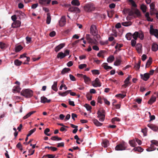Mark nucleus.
<instances>
[{
	"instance_id": "cd10ccee",
	"label": "nucleus",
	"mask_w": 158,
	"mask_h": 158,
	"mask_svg": "<svg viewBox=\"0 0 158 158\" xmlns=\"http://www.w3.org/2000/svg\"><path fill=\"white\" fill-rule=\"evenodd\" d=\"M121 61L120 57H119L118 59H116L114 63V65L115 66L119 65L121 64Z\"/></svg>"
},
{
	"instance_id": "e2e57ef3",
	"label": "nucleus",
	"mask_w": 158,
	"mask_h": 158,
	"mask_svg": "<svg viewBox=\"0 0 158 158\" xmlns=\"http://www.w3.org/2000/svg\"><path fill=\"white\" fill-rule=\"evenodd\" d=\"M86 98L87 99L89 100H92V96L89 94H86Z\"/></svg>"
},
{
	"instance_id": "20e7f679",
	"label": "nucleus",
	"mask_w": 158,
	"mask_h": 158,
	"mask_svg": "<svg viewBox=\"0 0 158 158\" xmlns=\"http://www.w3.org/2000/svg\"><path fill=\"white\" fill-rule=\"evenodd\" d=\"M69 50H65L64 52V53H63L62 52H60L57 54V58H59L60 59H62L66 56L69 55Z\"/></svg>"
},
{
	"instance_id": "09e8293b",
	"label": "nucleus",
	"mask_w": 158,
	"mask_h": 158,
	"mask_svg": "<svg viewBox=\"0 0 158 158\" xmlns=\"http://www.w3.org/2000/svg\"><path fill=\"white\" fill-rule=\"evenodd\" d=\"M21 89L19 86H17L14 87L13 89V90L15 92H20Z\"/></svg>"
},
{
	"instance_id": "9d476101",
	"label": "nucleus",
	"mask_w": 158,
	"mask_h": 158,
	"mask_svg": "<svg viewBox=\"0 0 158 158\" xmlns=\"http://www.w3.org/2000/svg\"><path fill=\"white\" fill-rule=\"evenodd\" d=\"M21 24V22L20 21L17 20L14 22L11 25V26L13 28H17L19 27Z\"/></svg>"
},
{
	"instance_id": "79ce46f5",
	"label": "nucleus",
	"mask_w": 158,
	"mask_h": 158,
	"mask_svg": "<svg viewBox=\"0 0 158 158\" xmlns=\"http://www.w3.org/2000/svg\"><path fill=\"white\" fill-rule=\"evenodd\" d=\"M137 39H134L131 40V44L132 47H135L136 45V40Z\"/></svg>"
},
{
	"instance_id": "b1692460",
	"label": "nucleus",
	"mask_w": 158,
	"mask_h": 158,
	"mask_svg": "<svg viewBox=\"0 0 158 158\" xmlns=\"http://www.w3.org/2000/svg\"><path fill=\"white\" fill-rule=\"evenodd\" d=\"M152 51L155 52L158 49V45L156 43H153L152 45Z\"/></svg>"
},
{
	"instance_id": "37998d69",
	"label": "nucleus",
	"mask_w": 158,
	"mask_h": 158,
	"mask_svg": "<svg viewBox=\"0 0 158 158\" xmlns=\"http://www.w3.org/2000/svg\"><path fill=\"white\" fill-rule=\"evenodd\" d=\"M22 63V61L18 59L15 60L14 61L15 64L16 66L20 65Z\"/></svg>"
},
{
	"instance_id": "2f4dec72",
	"label": "nucleus",
	"mask_w": 158,
	"mask_h": 158,
	"mask_svg": "<svg viewBox=\"0 0 158 158\" xmlns=\"http://www.w3.org/2000/svg\"><path fill=\"white\" fill-rule=\"evenodd\" d=\"M57 82L55 81L54 82L52 86V89L55 91H57Z\"/></svg>"
},
{
	"instance_id": "bb28decb",
	"label": "nucleus",
	"mask_w": 158,
	"mask_h": 158,
	"mask_svg": "<svg viewBox=\"0 0 158 158\" xmlns=\"http://www.w3.org/2000/svg\"><path fill=\"white\" fill-rule=\"evenodd\" d=\"M71 4L73 5L79 6L80 5V3L78 0H73L71 2Z\"/></svg>"
},
{
	"instance_id": "2eb2a0df",
	"label": "nucleus",
	"mask_w": 158,
	"mask_h": 158,
	"mask_svg": "<svg viewBox=\"0 0 158 158\" xmlns=\"http://www.w3.org/2000/svg\"><path fill=\"white\" fill-rule=\"evenodd\" d=\"M142 79L144 81H147L149 78V74L148 73H145L144 74H140Z\"/></svg>"
},
{
	"instance_id": "de8ad7c7",
	"label": "nucleus",
	"mask_w": 158,
	"mask_h": 158,
	"mask_svg": "<svg viewBox=\"0 0 158 158\" xmlns=\"http://www.w3.org/2000/svg\"><path fill=\"white\" fill-rule=\"evenodd\" d=\"M126 96V94H119L115 95V97L117 98H123Z\"/></svg>"
},
{
	"instance_id": "603ef678",
	"label": "nucleus",
	"mask_w": 158,
	"mask_h": 158,
	"mask_svg": "<svg viewBox=\"0 0 158 158\" xmlns=\"http://www.w3.org/2000/svg\"><path fill=\"white\" fill-rule=\"evenodd\" d=\"M36 130V128H34L29 131L28 134L27 135V136H30L33 133H34Z\"/></svg>"
},
{
	"instance_id": "052dcab7",
	"label": "nucleus",
	"mask_w": 158,
	"mask_h": 158,
	"mask_svg": "<svg viewBox=\"0 0 158 158\" xmlns=\"http://www.w3.org/2000/svg\"><path fill=\"white\" fill-rule=\"evenodd\" d=\"M87 65L85 64H81L79 66V68L80 69H82L84 68H86Z\"/></svg>"
},
{
	"instance_id": "39448f33",
	"label": "nucleus",
	"mask_w": 158,
	"mask_h": 158,
	"mask_svg": "<svg viewBox=\"0 0 158 158\" xmlns=\"http://www.w3.org/2000/svg\"><path fill=\"white\" fill-rule=\"evenodd\" d=\"M127 148L126 143H123L117 145L115 148V149L117 151H122L125 150Z\"/></svg>"
},
{
	"instance_id": "58836bf2",
	"label": "nucleus",
	"mask_w": 158,
	"mask_h": 158,
	"mask_svg": "<svg viewBox=\"0 0 158 158\" xmlns=\"http://www.w3.org/2000/svg\"><path fill=\"white\" fill-rule=\"evenodd\" d=\"M125 36L128 40H130L132 38V35L131 33H128Z\"/></svg>"
},
{
	"instance_id": "69168bd1",
	"label": "nucleus",
	"mask_w": 158,
	"mask_h": 158,
	"mask_svg": "<svg viewBox=\"0 0 158 158\" xmlns=\"http://www.w3.org/2000/svg\"><path fill=\"white\" fill-rule=\"evenodd\" d=\"M92 73L94 74L98 75L99 74V72L98 70H94L92 71Z\"/></svg>"
},
{
	"instance_id": "3c124183",
	"label": "nucleus",
	"mask_w": 158,
	"mask_h": 158,
	"mask_svg": "<svg viewBox=\"0 0 158 158\" xmlns=\"http://www.w3.org/2000/svg\"><path fill=\"white\" fill-rule=\"evenodd\" d=\"M150 9H151V14L152 15V14L151 13V11H153V10L155 8V4L154 2H152L151 3L150 5Z\"/></svg>"
},
{
	"instance_id": "49530a36",
	"label": "nucleus",
	"mask_w": 158,
	"mask_h": 158,
	"mask_svg": "<svg viewBox=\"0 0 158 158\" xmlns=\"http://www.w3.org/2000/svg\"><path fill=\"white\" fill-rule=\"evenodd\" d=\"M122 25L127 27L131 25V23L130 22H123L122 23Z\"/></svg>"
},
{
	"instance_id": "a18cd8bd",
	"label": "nucleus",
	"mask_w": 158,
	"mask_h": 158,
	"mask_svg": "<svg viewBox=\"0 0 158 158\" xmlns=\"http://www.w3.org/2000/svg\"><path fill=\"white\" fill-rule=\"evenodd\" d=\"M51 139L55 141V140H61V138L58 137L57 136H52L51 138Z\"/></svg>"
},
{
	"instance_id": "680f3d73",
	"label": "nucleus",
	"mask_w": 158,
	"mask_h": 158,
	"mask_svg": "<svg viewBox=\"0 0 158 158\" xmlns=\"http://www.w3.org/2000/svg\"><path fill=\"white\" fill-rule=\"evenodd\" d=\"M64 88V89L65 90H66L67 89V87L65 85L61 84L59 88V89L60 90H62V88Z\"/></svg>"
},
{
	"instance_id": "7c9ffc66",
	"label": "nucleus",
	"mask_w": 158,
	"mask_h": 158,
	"mask_svg": "<svg viewBox=\"0 0 158 158\" xmlns=\"http://www.w3.org/2000/svg\"><path fill=\"white\" fill-rule=\"evenodd\" d=\"M114 57L113 56L110 55L107 59V61L108 63H112L114 60Z\"/></svg>"
},
{
	"instance_id": "a211bd4d",
	"label": "nucleus",
	"mask_w": 158,
	"mask_h": 158,
	"mask_svg": "<svg viewBox=\"0 0 158 158\" xmlns=\"http://www.w3.org/2000/svg\"><path fill=\"white\" fill-rule=\"evenodd\" d=\"M148 126L152 130L156 131L158 130V127L153 124H148Z\"/></svg>"
},
{
	"instance_id": "9b49d317",
	"label": "nucleus",
	"mask_w": 158,
	"mask_h": 158,
	"mask_svg": "<svg viewBox=\"0 0 158 158\" xmlns=\"http://www.w3.org/2000/svg\"><path fill=\"white\" fill-rule=\"evenodd\" d=\"M97 114H98V118H99V120L101 122L103 121L105 118V114H102L100 111H98Z\"/></svg>"
},
{
	"instance_id": "f8f14e48",
	"label": "nucleus",
	"mask_w": 158,
	"mask_h": 158,
	"mask_svg": "<svg viewBox=\"0 0 158 158\" xmlns=\"http://www.w3.org/2000/svg\"><path fill=\"white\" fill-rule=\"evenodd\" d=\"M66 23V20L64 16H62L59 22L60 26L63 27L65 25Z\"/></svg>"
},
{
	"instance_id": "aec40b11",
	"label": "nucleus",
	"mask_w": 158,
	"mask_h": 158,
	"mask_svg": "<svg viewBox=\"0 0 158 158\" xmlns=\"http://www.w3.org/2000/svg\"><path fill=\"white\" fill-rule=\"evenodd\" d=\"M51 101L50 99H48L44 97H42L41 98V102L42 103H48Z\"/></svg>"
},
{
	"instance_id": "4468645a",
	"label": "nucleus",
	"mask_w": 158,
	"mask_h": 158,
	"mask_svg": "<svg viewBox=\"0 0 158 158\" xmlns=\"http://www.w3.org/2000/svg\"><path fill=\"white\" fill-rule=\"evenodd\" d=\"M65 46V43H61L59 44L58 46H56L55 48V51L56 52L59 51L60 49L64 47Z\"/></svg>"
},
{
	"instance_id": "f257e3e1",
	"label": "nucleus",
	"mask_w": 158,
	"mask_h": 158,
	"mask_svg": "<svg viewBox=\"0 0 158 158\" xmlns=\"http://www.w3.org/2000/svg\"><path fill=\"white\" fill-rule=\"evenodd\" d=\"M21 94L26 98H29L33 96V92L30 89H24L21 92Z\"/></svg>"
},
{
	"instance_id": "473e14b6",
	"label": "nucleus",
	"mask_w": 158,
	"mask_h": 158,
	"mask_svg": "<svg viewBox=\"0 0 158 158\" xmlns=\"http://www.w3.org/2000/svg\"><path fill=\"white\" fill-rule=\"evenodd\" d=\"M35 111H32L29 112L23 117V119H25L29 117L31 114L35 113Z\"/></svg>"
},
{
	"instance_id": "c85d7f7f",
	"label": "nucleus",
	"mask_w": 158,
	"mask_h": 158,
	"mask_svg": "<svg viewBox=\"0 0 158 158\" xmlns=\"http://www.w3.org/2000/svg\"><path fill=\"white\" fill-rule=\"evenodd\" d=\"M83 78L84 79V81L85 83L88 84H89L90 81V78L86 76L85 75H84L83 76Z\"/></svg>"
},
{
	"instance_id": "c9c22d12",
	"label": "nucleus",
	"mask_w": 158,
	"mask_h": 158,
	"mask_svg": "<svg viewBox=\"0 0 158 158\" xmlns=\"http://www.w3.org/2000/svg\"><path fill=\"white\" fill-rule=\"evenodd\" d=\"M147 8L146 6L143 4L141 5L140 6V9L144 13L146 12Z\"/></svg>"
},
{
	"instance_id": "f704fd0d",
	"label": "nucleus",
	"mask_w": 158,
	"mask_h": 158,
	"mask_svg": "<svg viewBox=\"0 0 158 158\" xmlns=\"http://www.w3.org/2000/svg\"><path fill=\"white\" fill-rule=\"evenodd\" d=\"M47 16L46 23L48 24H49L50 23L51 20V17L49 13H48L47 14Z\"/></svg>"
},
{
	"instance_id": "4c0bfd02",
	"label": "nucleus",
	"mask_w": 158,
	"mask_h": 158,
	"mask_svg": "<svg viewBox=\"0 0 158 158\" xmlns=\"http://www.w3.org/2000/svg\"><path fill=\"white\" fill-rule=\"evenodd\" d=\"M74 138L76 140V143L78 144H80V142H82V140H81L77 135H76L74 136Z\"/></svg>"
},
{
	"instance_id": "c03bdc74",
	"label": "nucleus",
	"mask_w": 158,
	"mask_h": 158,
	"mask_svg": "<svg viewBox=\"0 0 158 158\" xmlns=\"http://www.w3.org/2000/svg\"><path fill=\"white\" fill-rule=\"evenodd\" d=\"M23 48L21 45H19L16 47L15 48V52H18L20 51L23 49Z\"/></svg>"
},
{
	"instance_id": "864d4df0",
	"label": "nucleus",
	"mask_w": 158,
	"mask_h": 158,
	"mask_svg": "<svg viewBox=\"0 0 158 158\" xmlns=\"http://www.w3.org/2000/svg\"><path fill=\"white\" fill-rule=\"evenodd\" d=\"M99 43L101 45H105L107 44L108 43V41L107 40L106 41H102V40H100L99 41Z\"/></svg>"
},
{
	"instance_id": "8fccbe9b",
	"label": "nucleus",
	"mask_w": 158,
	"mask_h": 158,
	"mask_svg": "<svg viewBox=\"0 0 158 158\" xmlns=\"http://www.w3.org/2000/svg\"><path fill=\"white\" fill-rule=\"evenodd\" d=\"M120 121V119L119 118L117 117L113 118L112 119V120H111L112 122L113 123H115V121L119 122Z\"/></svg>"
},
{
	"instance_id": "6ab92c4d",
	"label": "nucleus",
	"mask_w": 158,
	"mask_h": 158,
	"mask_svg": "<svg viewBox=\"0 0 158 158\" xmlns=\"http://www.w3.org/2000/svg\"><path fill=\"white\" fill-rule=\"evenodd\" d=\"M136 50L139 53H140L142 52V45L138 43L135 46Z\"/></svg>"
},
{
	"instance_id": "4d7b16f0",
	"label": "nucleus",
	"mask_w": 158,
	"mask_h": 158,
	"mask_svg": "<svg viewBox=\"0 0 158 158\" xmlns=\"http://www.w3.org/2000/svg\"><path fill=\"white\" fill-rule=\"evenodd\" d=\"M152 143L153 144H154L155 145L158 146V141L156 140H152L151 141Z\"/></svg>"
},
{
	"instance_id": "a878e982",
	"label": "nucleus",
	"mask_w": 158,
	"mask_h": 158,
	"mask_svg": "<svg viewBox=\"0 0 158 158\" xmlns=\"http://www.w3.org/2000/svg\"><path fill=\"white\" fill-rule=\"evenodd\" d=\"M156 100V98L154 96H152L151 98L150 99L148 102V104L151 105L154 103Z\"/></svg>"
},
{
	"instance_id": "dca6fc26",
	"label": "nucleus",
	"mask_w": 158,
	"mask_h": 158,
	"mask_svg": "<svg viewBox=\"0 0 158 158\" xmlns=\"http://www.w3.org/2000/svg\"><path fill=\"white\" fill-rule=\"evenodd\" d=\"M39 3L40 4L45 5L49 4L51 2V0H38Z\"/></svg>"
},
{
	"instance_id": "13d9d810",
	"label": "nucleus",
	"mask_w": 158,
	"mask_h": 158,
	"mask_svg": "<svg viewBox=\"0 0 158 158\" xmlns=\"http://www.w3.org/2000/svg\"><path fill=\"white\" fill-rule=\"evenodd\" d=\"M128 1L131 3L132 6L134 7H136L137 6V5L135 2L133 0H128Z\"/></svg>"
},
{
	"instance_id": "0e129e2a",
	"label": "nucleus",
	"mask_w": 158,
	"mask_h": 158,
	"mask_svg": "<svg viewBox=\"0 0 158 158\" xmlns=\"http://www.w3.org/2000/svg\"><path fill=\"white\" fill-rule=\"evenodd\" d=\"M142 132L143 133L144 136L147 135V128H145L142 130Z\"/></svg>"
},
{
	"instance_id": "ea45409f",
	"label": "nucleus",
	"mask_w": 158,
	"mask_h": 158,
	"mask_svg": "<svg viewBox=\"0 0 158 158\" xmlns=\"http://www.w3.org/2000/svg\"><path fill=\"white\" fill-rule=\"evenodd\" d=\"M134 14L136 15L137 17H139L141 15V14L139 11L137 9H134Z\"/></svg>"
},
{
	"instance_id": "a19ab883",
	"label": "nucleus",
	"mask_w": 158,
	"mask_h": 158,
	"mask_svg": "<svg viewBox=\"0 0 158 158\" xmlns=\"http://www.w3.org/2000/svg\"><path fill=\"white\" fill-rule=\"evenodd\" d=\"M70 69L69 68H64L61 71V73L62 74H65L70 71Z\"/></svg>"
},
{
	"instance_id": "4be33fe9",
	"label": "nucleus",
	"mask_w": 158,
	"mask_h": 158,
	"mask_svg": "<svg viewBox=\"0 0 158 158\" xmlns=\"http://www.w3.org/2000/svg\"><path fill=\"white\" fill-rule=\"evenodd\" d=\"M102 66L106 70H108V69H112V67L109 66L108 65V64L107 63H103L102 64Z\"/></svg>"
},
{
	"instance_id": "ddd939ff",
	"label": "nucleus",
	"mask_w": 158,
	"mask_h": 158,
	"mask_svg": "<svg viewBox=\"0 0 158 158\" xmlns=\"http://www.w3.org/2000/svg\"><path fill=\"white\" fill-rule=\"evenodd\" d=\"M69 11L70 12H75L76 13H80V10L77 7L72 6L70 7L69 9Z\"/></svg>"
},
{
	"instance_id": "7ed1b4c3",
	"label": "nucleus",
	"mask_w": 158,
	"mask_h": 158,
	"mask_svg": "<svg viewBox=\"0 0 158 158\" xmlns=\"http://www.w3.org/2000/svg\"><path fill=\"white\" fill-rule=\"evenodd\" d=\"M144 35L142 31H135L132 35V37L133 39H137L139 37L141 40H143L144 39Z\"/></svg>"
},
{
	"instance_id": "c756f323",
	"label": "nucleus",
	"mask_w": 158,
	"mask_h": 158,
	"mask_svg": "<svg viewBox=\"0 0 158 158\" xmlns=\"http://www.w3.org/2000/svg\"><path fill=\"white\" fill-rule=\"evenodd\" d=\"M133 150L135 151L142 152L143 151V149L142 148L140 147L139 146L137 147H135Z\"/></svg>"
},
{
	"instance_id": "338daca9",
	"label": "nucleus",
	"mask_w": 158,
	"mask_h": 158,
	"mask_svg": "<svg viewBox=\"0 0 158 158\" xmlns=\"http://www.w3.org/2000/svg\"><path fill=\"white\" fill-rule=\"evenodd\" d=\"M103 52V51H100L99 53H98L97 56L99 57H102V58H103L104 56H103L102 54Z\"/></svg>"
},
{
	"instance_id": "bf43d9fd",
	"label": "nucleus",
	"mask_w": 158,
	"mask_h": 158,
	"mask_svg": "<svg viewBox=\"0 0 158 158\" xmlns=\"http://www.w3.org/2000/svg\"><path fill=\"white\" fill-rule=\"evenodd\" d=\"M50 131V129L48 128H46L44 131V134L47 136H50V135L48 133Z\"/></svg>"
},
{
	"instance_id": "412c9836",
	"label": "nucleus",
	"mask_w": 158,
	"mask_h": 158,
	"mask_svg": "<svg viewBox=\"0 0 158 158\" xmlns=\"http://www.w3.org/2000/svg\"><path fill=\"white\" fill-rule=\"evenodd\" d=\"M129 143L132 147H135L137 145L136 143L135 139L129 140Z\"/></svg>"
},
{
	"instance_id": "6e6552de",
	"label": "nucleus",
	"mask_w": 158,
	"mask_h": 158,
	"mask_svg": "<svg viewBox=\"0 0 158 158\" xmlns=\"http://www.w3.org/2000/svg\"><path fill=\"white\" fill-rule=\"evenodd\" d=\"M90 33L93 35H96L98 34V31L96 26L94 25L91 26L90 28Z\"/></svg>"
},
{
	"instance_id": "774afa93",
	"label": "nucleus",
	"mask_w": 158,
	"mask_h": 158,
	"mask_svg": "<svg viewBox=\"0 0 158 158\" xmlns=\"http://www.w3.org/2000/svg\"><path fill=\"white\" fill-rule=\"evenodd\" d=\"M26 40L27 41V43L29 44L30 43L31 41V38L27 36L26 37Z\"/></svg>"
},
{
	"instance_id": "6e6d98bb",
	"label": "nucleus",
	"mask_w": 158,
	"mask_h": 158,
	"mask_svg": "<svg viewBox=\"0 0 158 158\" xmlns=\"http://www.w3.org/2000/svg\"><path fill=\"white\" fill-rule=\"evenodd\" d=\"M85 107L87 109V110L91 111V107L90 106L89 104H86L85 105Z\"/></svg>"
},
{
	"instance_id": "5fc2aeb1",
	"label": "nucleus",
	"mask_w": 158,
	"mask_h": 158,
	"mask_svg": "<svg viewBox=\"0 0 158 158\" xmlns=\"http://www.w3.org/2000/svg\"><path fill=\"white\" fill-rule=\"evenodd\" d=\"M6 45L4 43L2 42H0V48L2 49L5 48L6 47Z\"/></svg>"
},
{
	"instance_id": "72a5a7b5",
	"label": "nucleus",
	"mask_w": 158,
	"mask_h": 158,
	"mask_svg": "<svg viewBox=\"0 0 158 158\" xmlns=\"http://www.w3.org/2000/svg\"><path fill=\"white\" fill-rule=\"evenodd\" d=\"M109 144V141L106 140H105L103 141L102 143V146H103L105 148L107 147Z\"/></svg>"
},
{
	"instance_id": "f3484780",
	"label": "nucleus",
	"mask_w": 158,
	"mask_h": 158,
	"mask_svg": "<svg viewBox=\"0 0 158 158\" xmlns=\"http://www.w3.org/2000/svg\"><path fill=\"white\" fill-rule=\"evenodd\" d=\"M131 78V76H129L124 81V84L123 85V86L124 88H126L128 85L129 83V80Z\"/></svg>"
},
{
	"instance_id": "f03ea898",
	"label": "nucleus",
	"mask_w": 158,
	"mask_h": 158,
	"mask_svg": "<svg viewBox=\"0 0 158 158\" xmlns=\"http://www.w3.org/2000/svg\"><path fill=\"white\" fill-rule=\"evenodd\" d=\"M95 7L93 3H89L85 5L84 6V10L87 12L93 11L95 10Z\"/></svg>"
},
{
	"instance_id": "e433bc0d",
	"label": "nucleus",
	"mask_w": 158,
	"mask_h": 158,
	"mask_svg": "<svg viewBox=\"0 0 158 158\" xmlns=\"http://www.w3.org/2000/svg\"><path fill=\"white\" fill-rule=\"evenodd\" d=\"M145 16L147 18V19L148 21L152 22L153 19L149 17V14L148 12H147L145 14Z\"/></svg>"
},
{
	"instance_id": "393cba45",
	"label": "nucleus",
	"mask_w": 158,
	"mask_h": 158,
	"mask_svg": "<svg viewBox=\"0 0 158 158\" xmlns=\"http://www.w3.org/2000/svg\"><path fill=\"white\" fill-rule=\"evenodd\" d=\"M93 122L97 126H100L102 125V123L99 122L97 119H94L93 120Z\"/></svg>"
},
{
	"instance_id": "423d86ee",
	"label": "nucleus",
	"mask_w": 158,
	"mask_h": 158,
	"mask_svg": "<svg viewBox=\"0 0 158 158\" xmlns=\"http://www.w3.org/2000/svg\"><path fill=\"white\" fill-rule=\"evenodd\" d=\"M150 32L151 35H155V37L158 38V30L157 29H154L152 25L150 26Z\"/></svg>"
},
{
	"instance_id": "5701e85b",
	"label": "nucleus",
	"mask_w": 158,
	"mask_h": 158,
	"mask_svg": "<svg viewBox=\"0 0 158 158\" xmlns=\"http://www.w3.org/2000/svg\"><path fill=\"white\" fill-rule=\"evenodd\" d=\"M71 90H68L65 91L63 93H61L59 92L58 93L62 97H64L66 96L68 94H69L70 92L71 91Z\"/></svg>"
},
{
	"instance_id": "1a4fd4ad",
	"label": "nucleus",
	"mask_w": 158,
	"mask_h": 158,
	"mask_svg": "<svg viewBox=\"0 0 158 158\" xmlns=\"http://www.w3.org/2000/svg\"><path fill=\"white\" fill-rule=\"evenodd\" d=\"M92 85L94 87H100L101 86V84L99 79L97 78L95 80L92 82Z\"/></svg>"
},
{
	"instance_id": "0eeeda50",
	"label": "nucleus",
	"mask_w": 158,
	"mask_h": 158,
	"mask_svg": "<svg viewBox=\"0 0 158 158\" xmlns=\"http://www.w3.org/2000/svg\"><path fill=\"white\" fill-rule=\"evenodd\" d=\"M86 39L87 40L88 43L91 44H96L97 41L95 39H93L91 38L89 34H87L86 36Z\"/></svg>"
}]
</instances>
